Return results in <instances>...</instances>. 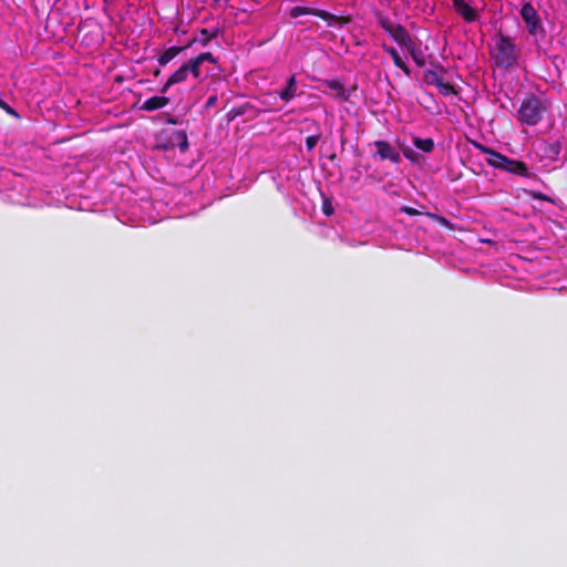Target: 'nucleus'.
<instances>
[{
  "instance_id": "27",
  "label": "nucleus",
  "mask_w": 567,
  "mask_h": 567,
  "mask_svg": "<svg viewBox=\"0 0 567 567\" xmlns=\"http://www.w3.org/2000/svg\"><path fill=\"white\" fill-rule=\"evenodd\" d=\"M403 156L412 163L419 162L420 154L413 151L411 147L403 145L402 146Z\"/></svg>"
},
{
  "instance_id": "10",
  "label": "nucleus",
  "mask_w": 567,
  "mask_h": 567,
  "mask_svg": "<svg viewBox=\"0 0 567 567\" xmlns=\"http://www.w3.org/2000/svg\"><path fill=\"white\" fill-rule=\"evenodd\" d=\"M390 37L401 47L410 49L413 47V40L409 32L401 25L396 24Z\"/></svg>"
},
{
  "instance_id": "13",
  "label": "nucleus",
  "mask_w": 567,
  "mask_h": 567,
  "mask_svg": "<svg viewBox=\"0 0 567 567\" xmlns=\"http://www.w3.org/2000/svg\"><path fill=\"white\" fill-rule=\"evenodd\" d=\"M168 103L169 99L166 96H152L143 102L141 110L153 112L165 107Z\"/></svg>"
},
{
  "instance_id": "3",
  "label": "nucleus",
  "mask_w": 567,
  "mask_h": 567,
  "mask_svg": "<svg viewBox=\"0 0 567 567\" xmlns=\"http://www.w3.org/2000/svg\"><path fill=\"white\" fill-rule=\"evenodd\" d=\"M519 52L513 39L502 32L495 38L493 60L495 65L503 69H511L517 64Z\"/></svg>"
},
{
  "instance_id": "38",
  "label": "nucleus",
  "mask_w": 567,
  "mask_h": 567,
  "mask_svg": "<svg viewBox=\"0 0 567 567\" xmlns=\"http://www.w3.org/2000/svg\"><path fill=\"white\" fill-rule=\"evenodd\" d=\"M167 123H168V124L176 125V124L178 123V120H177L176 117H174V116H169V117L167 118Z\"/></svg>"
},
{
  "instance_id": "9",
  "label": "nucleus",
  "mask_w": 567,
  "mask_h": 567,
  "mask_svg": "<svg viewBox=\"0 0 567 567\" xmlns=\"http://www.w3.org/2000/svg\"><path fill=\"white\" fill-rule=\"evenodd\" d=\"M219 35V29L215 28L213 30L200 29L196 35L186 44L187 49L190 48L194 43H199L203 47L208 45V43L216 39Z\"/></svg>"
},
{
  "instance_id": "7",
  "label": "nucleus",
  "mask_w": 567,
  "mask_h": 567,
  "mask_svg": "<svg viewBox=\"0 0 567 567\" xmlns=\"http://www.w3.org/2000/svg\"><path fill=\"white\" fill-rule=\"evenodd\" d=\"M188 145L189 144L186 132L183 130H173L168 133L165 143L159 145L158 147L164 151L178 147L179 151L184 153L188 150Z\"/></svg>"
},
{
  "instance_id": "40",
  "label": "nucleus",
  "mask_w": 567,
  "mask_h": 567,
  "mask_svg": "<svg viewBox=\"0 0 567 567\" xmlns=\"http://www.w3.org/2000/svg\"><path fill=\"white\" fill-rule=\"evenodd\" d=\"M336 157H337V156H336V154H332V155H330V157H329V158H330L331 161H333V159H336Z\"/></svg>"
},
{
  "instance_id": "34",
  "label": "nucleus",
  "mask_w": 567,
  "mask_h": 567,
  "mask_svg": "<svg viewBox=\"0 0 567 567\" xmlns=\"http://www.w3.org/2000/svg\"><path fill=\"white\" fill-rule=\"evenodd\" d=\"M216 103H217V95H212L207 99V101L205 103V107L206 109L213 107Z\"/></svg>"
},
{
  "instance_id": "35",
  "label": "nucleus",
  "mask_w": 567,
  "mask_h": 567,
  "mask_svg": "<svg viewBox=\"0 0 567 567\" xmlns=\"http://www.w3.org/2000/svg\"><path fill=\"white\" fill-rule=\"evenodd\" d=\"M434 69L432 71H437L442 76L444 73H446V70L444 66H442L440 63H432Z\"/></svg>"
},
{
  "instance_id": "30",
  "label": "nucleus",
  "mask_w": 567,
  "mask_h": 567,
  "mask_svg": "<svg viewBox=\"0 0 567 567\" xmlns=\"http://www.w3.org/2000/svg\"><path fill=\"white\" fill-rule=\"evenodd\" d=\"M196 59L203 64L208 61L210 63H216V58L210 52H203L196 56Z\"/></svg>"
},
{
  "instance_id": "24",
  "label": "nucleus",
  "mask_w": 567,
  "mask_h": 567,
  "mask_svg": "<svg viewBox=\"0 0 567 567\" xmlns=\"http://www.w3.org/2000/svg\"><path fill=\"white\" fill-rule=\"evenodd\" d=\"M523 192L533 199H538V200H544V202H547L550 204H555V200L550 196H548L542 192L534 190V189H526V188H523Z\"/></svg>"
},
{
  "instance_id": "39",
  "label": "nucleus",
  "mask_w": 567,
  "mask_h": 567,
  "mask_svg": "<svg viewBox=\"0 0 567 567\" xmlns=\"http://www.w3.org/2000/svg\"><path fill=\"white\" fill-rule=\"evenodd\" d=\"M153 74H154V76H156V78H157V76L161 74V70H159V69H156V70L154 71V73H153Z\"/></svg>"
},
{
  "instance_id": "8",
  "label": "nucleus",
  "mask_w": 567,
  "mask_h": 567,
  "mask_svg": "<svg viewBox=\"0 0 567 567\" xmlns=\"http://www.w3.org/2000/svg\"><path fill=\"white\" fill-rule=\"evenodd\" d=\"M188 71L186 69V65H184V63L176 70L174 71L167 79L166 83L162 86V89L159 90L161 93H166L168 91V89L175 84H178V83H183L187 80V76H188Z\"/></svg>"
},
{
  "instance_id": "28",
  "label": "nucleus",
  "mask_w": 567,
  "mask_h": 567,
  "mask_svg": "<svg viewBox=\"0 0 567 567\" xmlns=\"http://www.w3.org/2000/svg\"><path fill=\"white\" fill-rule=\"evenodd\" d=\"M320 140V134L309 135L306 138V147L309 152H311Z\"/></svg>"
},
{
  "instance_id": "25",
  "label": "nucleus",
  "mask_w": 567,
  "mask_h": 567,
  "mask_svg": "<svg viewBox=\"0 0 567 567\" xmlns=\"http://www.w3.org/2000/svg\"><path fill=\"white\" fill-rule=\"evenodd\" d=\"M383 50L391 55L393 63L396 68L402 66L404 61L402 60L395 48L383 45Z\"/></svg>"
},
{
  "instance_id": "4",
  "label": "nucleus",
  "mask_w": 567,
  "mask_h": 567,
  "mask_svg": "<svg viewBox=\"0 0 567 567\" xmlns=\"http://www.w3.org/2000/svg\"><path fill=\"white\" fill-rule=\"evenodd\" d=\"M520 17L526 23L528 32L533 35L544 33L540 19L530 2H525L520 9Z\"/></svg>"
},
{
  "instance_id": "17",
  "label": "nucleus",
  "mask_w": 567,
  "mask_h": 567,
  "mask_svg": "<svg viewBox=\"0 0 567 567\" xmlns=\"http://www.w3.org/2000/svg\"><path fill=\"white\" fill-rule=\"evenodd\" d=\"M413 145L424 152V153H431L434 150V141L431 137L427 138H421L419 136H414L412 138Z\"/></svg>"
},
{
  "instance_id": "33",
  "label": "nucleus",
  "mask_w": 567,
  "mask_h": 567,
  "mask_svg": "<svg viewBox=\"0 0 567 567\" xmlns=\"http://www.w3.org/2000/svg\"><path fill=\"white\" fill-rule=\"evenodd\" d=\"M333 207L331 205V202L330 200H324L322 203V213L326 215V216H331L333 214Z\"/></svg>"
},
{
  "instance_id": "37",
  "label": "nucleus",
  "mask_w": 567,
  "mask_h": 567,
  "mask_svg": "<svg viewBox=\"0 0 567 567\" xmlns=\"http://www.w3.org/2000/svg\"><path fill=\"white\" fill-rule=\"evenodd\" d=\"M454 9L458 8L461 4H463L464 0H452Z\"/></svg>"
},
{
  "instance_id": "23",
  "label": "nucleus",
  "mask_w": 567,
  "mask_h": 567,
  "mask_svg": "<svg viewBox=\"0 0 567 567\" xmlns=\"http://www.w3.org/2000/svg\"><path fill=\"white\" fill-rule=\"evenodd\" d=\"M249 110H252V105L250 103H245L243 105L235 106L228 112V117L231 121L238 116L246 114Z\"/></svg>"
},
{
  "instance_id": "32",
  "label": "nucleus",
  "mask_w": 567,
  "mask_h": 567,
  "mask_svg": "<svg viewBox=\"0 0 567 567\" xmlns=\"http://www.w3.org/2000/svg\"><path fill=\"white\" fill-rule=\"evenodd\" d=\"M400 213L406 214L409 216H419L422 215V213L413 207L410 206H402L399 208Z\"/></svg>"
},
{
  "instance_id": "29",
  "label": "nucleus",
  "mask_w": 567,
  "mask_h": 567,
  "mask_svg": "<svg viewBox=\"0 0 567 567\" xmlns=\"http://www.w3.org/2000/svg\"><path fill=\"white\" fill-rule=\"evenodd\" d=\"M409 50H410L411 55H412L414 62L416 63V65L423 66L425 64V59H424L423 54L416 53L414 45L412 48H410Z\"/></svg>"
},
{
  "instance_id": "22",
  "label": "nucleus",
  "mask_w": 567,
  "mask_h": 567,
  "mask_svg": "<svg viewBox=\"0 0 567 567\" xmlns=\"http://www.w3.org/2000/svg\"><path fill=\"white\" fill-rule=\"evenodd\" d=\"M186 69L189 74H192L195 79L200 76V65L202 63L195 58L189 59L187 62H184Z\"/></svg>"
},
{
  "instance_id": "19",
  "label": "nucleus",
  "mask_w": 567,
  "mask_h": 567,
  "mask_svg": "<svg viewBox=\"0 0 567 567\" xmlns=\"http://www.w3.org/2000/svg\"><path fill=\"white\" fill-rule=\"evenodd\" d=\"M318 11H319V9H316V8L303 7V6H296V7L291 8L289 14H290L291 18H298V17H301V16H315V17H317V12Z\"/></svg>"
},
{
  "instance_id": "14",
  "label": "nucleus",
  "mask_w": 567,
  "mask_h": 567,
  "mask_svg": "<svg viewBox=\"0 0 567 567\" xmlns=\"http://www.w3.org/2000/svg\"><path fill=\"white\" fill-rule=\"evenodd\" d=\"M187 49V45L177 47L173 45L166 49L157 59V62L161 66L167 65L172 60H174L178 54L184 52Z\"/></svg>"
},
{
  "instance_id": "31",
  "label": "nucleus",
  "mask_w": 567,
  "mask_h": 567,
  "mask_svg": "<svg viewBox=\"0 0 567 567\" xmlns=\"http://www.w3.org/2000/svg\"><path fill=\"white\" fill-rule=\"evenodd\" d=\"M0 109H2L7 114H9L11 116L19 117V114L17 113V111L13 107H11L7 102H4L1 97H0Z\"/></svg>"
},
{
  "instance_id": "1",
  "label": "nucleus",
  "mask_w": 567,
  "mask_h": 567,
  "mask_svg": "<svg viewBox=\"0 0 567 567\" xmlns=\"http://www.w3.org/2000/svg\"><path fill=\"white\" fill-rule=\"evenodd\" d=\"M471 144L483 154H487L486 162L489 166L517 175L522 177H530L534 174L529 172V168L523 161L509 158L478 142L471 141Z\"/></svg>"
},
{
  "instance_id": "18",
  "label": "nucleus",
  "mask_w": 567,
  "mask_h": 567,
  "mask_svg": "<svg viewBox=\"0 0 567 567\" xmlns=\"http://www.w3.org/2000/svg\"><path fill=\"white\" fill-rule=\"evenodd\" d=\"M455 11L467 22H473L477 19L476 11L466 2L456 8Z\"/></svg>"
},
{
  "instance_id": "16",
  "label": "nucleus",
  "mask_w": 567,
  "mask_h": 567,
  "mask_svg": "<svg viewBox=\"0 0 567 567\" xmlns=\"http://www.w3.org/2000/svg\"><path fill=\"white\" fill-rule=\"evenodd\" d=\"M560 148H561V145H560L559 141H555L551 143L545 142L540 145V150L543 151L545 156L550 157L551 159H557V157L560 153Z\"/></svg>"
},
{
  "instance_id": "15",
  "label": "nucleus",
  "mask_w": 567,
  "mask_h": 567,
  "mask_svg": "<svg viewBox=\"0 0 567 567\" xmlns=\"http://www.w3.org/2000/svg\"><path fill=\"white\" fill-rule=\"evenodd\" d=\"M324 85L333 92V96L344 102L348 101L349 95L346 93L343 84L338 80H327Z\"/></svg>"
},
{
  "instance_id": "26",
  "label": "nucleus",
  "mask_w": 567,
  "mask_h": 567,
  "mask_svg": "<svg viewBox=\"0 0 567 567\" xmlns=\"http://www.w3.org/2000/svg\"><path fill=\"white\" fill-rule=\"evenodd\" d=\"M277 100V94L276 92H269V93H266L264 94L261 97H260V104L265 107L264 111H269L270 110V106L272 104V101H276Z\"/></svg>"
},
{
  "instance_id": "11",
  "label": "nucleus",
  "mask_w": 567,
  "mask_h": 567,
  "mask_svg": "<svg viewBox=\"0 0 567 567\" xmlns=\"http://www.w3.org/2000/svg\"><path fill=\"white\" fill-rule=\"evenodd\" d=\"M317 17L324 20L329 27L344 25L351 22L350 17L334 16L326 10L319 9Z\"/></svg>"
},
{
  "instance_id": "6",
  "label": "nucleus",
  "mask_w": 567,
  "mask_h": 567,
  "mask_svg": "<svg viewBox=\"0 0 567 567\" xmlns=\"http://www.w3.org/2000/svg\"><path fill=\"white\" fill-rule=\"evenodd\" d=\"M423 80L426 84L436 86L439 92L444 96L457 94L454 85L450 82H445L437 71L425 70Z\"/></svg>"
},
{
  "instance_id": "5",
  "label": "nucleus",
  "mask_w": 567,
  "mask_h": 567,
  "mask_svg": "<svg viewBox=\"0 0 567 567\" xmlns=\"http://www.w3.org/2000/svg\"><path fill=\"white\" fill-rule=\"evenodd\" d=\"M373 145L377 148V152L373 154V158L390 161L393 164H399L402 161L400 152L389 142L378 140L374 141Z\"/></svg>"
},
{
  "instance_id": "2",
  "label": "nucleus",
  "mask_w": 567,
  "mask_h": 567,
  "mask_svg": "<svg viewBox=\"0 0 567 567\" xmlns=\"http://www.w3.org/2000/svg\"><path fill=\"white\" fill-rule=\"evenodd\" d=\"M548 109L549 103L546 100H542L534 94H528L522 101L516 117L522 124L534 126L544 118Z\"/></svg>"
},
{
  "instance_id": "36",
  "label": "nucleus",
  "mask_w": 567,
  "mask_h": 567,
  "mask_svg": "<svg viewBox=\"0 0 567 567\" xmlns=\"http://www.w3.org/2000/svg\"><path fill=\"white\" fill-rule=\"evenodd\" d=\"M398 68H399V69H401V70L404 72V74H405V75H408V76H409V75L411 74V70H410V68L406 65V63H405V62H403L402 66H398Z\"/></svg>"
},
{
  "instance_id": "12",
  "label": "nucleus",
  "mask_w": 567,
  "mask_h": 567,
  "mask_svg": "<svg viewBox=\"0 0 567 567\" xmlns=\"http://www.w3.org/2000/svg\"><path fill=\"white\" fill-rule=\"evenodd\" d=\"M277 96H279L285 102H290L297 95V83L296 75H291L286 83V86L276 92Z\"/></svg>"
},
{
  "instance_id": "20",
  "label": "nucleus",
  "mask_w": 567,
  "mask_h": 567,
  "mask_svg": "<svg viewBox=\"0 0 567 567\" xmlns=\"http://www.w3.org/2000/svg\"><path fill=\"white\" fill-rule=\"evenodd\" d=\"M375 18L378 24L390 35L395 29L396 24L392 23L388 17L380 12L377 13Z\"/></svg>"
},
{
  "instance_id": "21",
  "label": "nucleus",
  "mask_w": 567,
  "mask_h": 567,
  "mask_svg": "<svg viewBox=\"0 0 567 567\" xmlns=\"http://www.w3.org/2000/svg\"><path fill=\"white\" fill-rule=\"evenodd\" d=\"M375 18L378 24L390 35L395 29L396 24L392 23L388 17L380 12L377 13Z\"/></svg>"
}]
</instances>
